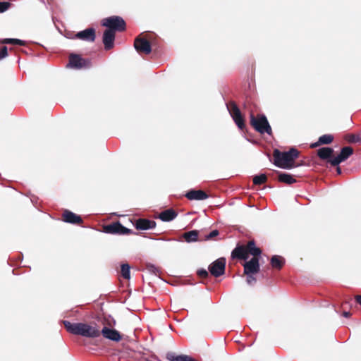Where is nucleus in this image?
<instances>
[{"label":"nucleus","mask_w":361,"mask_h":361,"mask_svg":"<svg viewBox=\"0 0 361 361\" xmlns=\"http://www.w3.org/2000/svg\"><path fill=\"white\" fill-rule=\"evenodd\" d=\"M102 334V336L109 340L118 342L122 339V336H121L120 333L116 330L109 329L106 326H104L102 331H100V335Z\"/></svg>","instance_id":"nucleus-16"},{"label":"nucleus","mask_w":361,"mask_h":361,"mask_svg":"<svg viewBox=\"0 0 361 361\" xmlns=\"http://www.w3.org/2000/svg\"><path fill=\"white\" fill-rule=\"evenodd\" d=\"M198 231L193 230L184 233L183 237L187 243L196 242L198 240Z\"/></svg>","instance_id":"nucleus-22"},{"label":"nucleus","mask_w":361,"mask_h":361,"mask_svg":"<svg viewBox=\"0 0 361 361\" xmlns=\"http://www.w3.org/2000/svg\"><path fill=\"white\" fill-rule=\"evenodd\" d=\"M62 220L68 224L81 225L83 223V220L80 216L66 209L62 214Z\"/></svg>","instance_id":"nucleus-12"},{"label":"nucleus","mask_w":361,"mask_h":361,"mask_svg":"<svg viewBox=\"0 0 361 361\" xmlns=\"http://www.w3.org/2000/svg\"><path fill=\"white\" fill-rule=\"evenodd\" d=\"M262 251L257 247L254 240H249L246 244L238 243L231 252L233 259L247 260L250 255L252 258L243 264V274H257L260 270L259 258Z\"/></svg>","instance_id":"nucleus-1"},{"label":"nucleus","mask_w":361,"mask_h":361,"mask_svg":"<svg viewBox=\"0 0 361 361\" xmlns=\"http://www.w3.org/2000/svg\"><path fill=\"white\" fill-rule=\"evenodd\" d=\"M345 140L349 143H360L361 142V137L355 134H347L345 135Z\"/></svg>","instance_id":"nucleus-24"},{"label":"nucleus","mask_w":361,"mask_h":361,"mask_svg":"<svg viewBox=\"0 0 361 361\" xmlns=\"http://www.w3.org/2000/svg\"><path fill=\"white\" fill-rule=\"evenodd\" d=\"M102 25L106 27V30H111L112 32H123L126 30L125 20L118 16H112L102 20Z\"/></svg>","instance_id":"nucleus-5"},{"label":"nucleus","mask_w":361,"mask_h":361,"mask_svg":"<svg viewBox=\"0 0 361 361\" xmlns=\"http://www.w3.org/2000/svg\"><path fill=\"white\" fill-rule=\"evenodd\" d=\"M219 234L218 230H214L205 236L204 240H208L214 238Z\"/></svg>","instance_id":"nucleus-32"},{"label":"nucleus","mask_w":361,"mask_h":361,"mask_svg":"<svg viewBox=\"0 0 361 361\" xmlns=\"http://www.w3.org/2000/svg\"><path fill=\"white\" fill-rule=\"evenodd\" d=\"M334 150L331 147H322L317 152V156L322 160H326L330 164V160L333 159Z\"/></svg>","instance_id":"nucleus-17"},{"label":"nucleus","mask_w":361,"mask_h":361,"mask_svg":"<svg viewBox=\"0 0 361 361\" xmlns=\"http://www.w3.org/2000/svg\"><path fill=\"white\" fill-rule=\"evenodd\" d=\"M252 181L255 185H259L265 183L267 181V177L265 174H260L254 176Z\"/></svg>","instance_id":"nucleus-26"},{"label":"nucleus","mask_w":361,"mask_h":361,"mask_svg":"<svg viewBox=\"0 0 361 361\" xmlns=\"http://www.w3.org/2000/svg\"><path fill=\"white\" fill-rule=\"evenodd\" d=\"M75 37L80 40L93 42L96 38V32L92 27L87 28L76 33Z\"/></svg>","instance_id":"nucleus-13"},{"label":"nucleus","mask_w":361,"mask_h":361,"mask_svg":"<svg viewBox=\"0 0 361 361\" xmlns=\"http://www.w3.org/2000/svg\"><path fill=\"white\" fill-rule=\"evenodd\" d=\"M103 231L106 233L115 235H129L133 233V231L124 227L118 221L104 225Z\"/></svg>","instance_id":"nucleus-7"},{"label":"nucleus","mask_w":361,"mask_h":361,"mask_svg":"<svg viewBox=\"0 0 361 361\" xmlns=\"http://www.w3.org/2000/svg\"><path fill=\"white\" fill-rule=\"evenodd\" d=\"M355 301L361 306V295H357L355 296Z\"/></svg>","instance_id":"nucleus-34"},{"label":"nucleus","mask_w":361,"mask_h":361,"mask_svg":"<svg viewBox=\"0 0 361 361\" xmlns=\"http://www.w3.org/2000/svg\"><path fill=\"white\" fill-rule=\"evenodd\" d=\"M116 32L111 30H105L103 34L102 42L106 50L111 49L114 46Z\"/></svg>","instance_id":"nucleus-15"},{"label":"nucleus","mask_w":361,"mask_h":361,"mask_svg":"<svg viewBox=\"0 0 361 361\" xmlns=\"http://www.w3.org/2000/svg\"><path fill=\"white\" fill-rule=\"evenodd\" d=\"M197 274L201 279H207L209 276V273L206 269H201L197 270Z\"/></svg>","instance_id":"nucleus-30"},{"label":"nucleus","mask_w":361,"mask_h":361,"mask_svg":"<svg viewBox=\"0 0 361 361\" xmlns=\"http://www.w3.org/2000/svg\"><path fill=\"white\" fill-rule=\"evenodd\" d=\"M211 275L217 278L224 274L226 269V259L221 257L213 262L208 267Z\"/></svg>","instance_id":"nucleus-9"},{"label":"nucleus","mask_w":361,"mask_h":361,"mask_svg":"<svg viewBox=\"0 0 361 361\" xmlns=\"http://www.w3.org/2000/svg\"><path fill=\"white\" fill-rule=\"evenodd\" d=\"M278 180L287 185H291L296 182L293 176L284 173H279Z\"/></svg>","instance_id":"nucleus-21"},{"label":"nucleus","mask_w":361,"mask_h":361,"mask_svg":"<svg viewBox=\"0 0 361 361\" xmlns=\"http://www.w3.org/2000/svg\"><path fill=\"white\" fill-rule=\"evenodd\" d=\"M271 266L273 269L281 270L285 264V259L279 255H274L270 260Z\"/></svg>","instance_id":"nucleus-20"},{"label":"nucleus","mask_w":361,"mask_h":361,"mask_svg":"<svg viewBox=\"0 0 361 361\" xmlns=\"http://www.w3.org/2000/svg\"><path fill=\"white\" fill-rule=\"evenodd\" d=\"M134 47L140 54H149L152 51L150 42L140 36L135 39Z\"/></svg>","instance_id":"nucleus-10"},{"label":"nucleus","mask_w":361,"mask_h":361,"mask_svg":"<svg viewBox=\"0 0 361 361\" xmlns=\"http://www.w3.org/2000/svg\"><path fill=\"white\" fill-rule=\"evenodd\" d=\"M8 56V49L6 47H3L0 49V60L3 59L4 58Z\"/></svg>","instance_id":"nucleus-33"},{"label":"nucleus","mask_w":361,"mask_h":361,"mask_svg":"<svg viewBox=\"0 0 361 361\" xmlns=\"http://www.w3.org/2000/svg\"><path fill=\"white\" fill-rule=\"evenodd\" d=\"M299 151L293 147L287 152H281L279 149H275L273 152V163L281 169H293L295 166V161L299 157Z\"/></svg>","instance_id":"nucleus-3"},{"label":"nucleus","mask_w":361,"mask_h":361,"mask_svg":"<svg viewBox=\"0 0 361 361\" xmlns=\"http://www.w3.org/2000/svg\"><path fill=\"white\" fill-rule=\"evenodd\" d=\"M69 67L75 69L88 68L91 67V61L88 59H84L79 54H71L69 56Z\"/></svg>","instance_id":"nucleus-8"},{"label":"nucleus","mask_w":361,"mask_h":361,"mask_svg":"<svg viewBox=\"0 0 361 361\" xmlns=\"http://www.w3.org/2000/svg\"><path fill=\"white\" fill-rule=\"evenodd\" d=\"M130 266L128 264H123L121 265V276L125 279H129L130 277Z\"/></svg>","instance_id":"nucleus-28"},{"label":"nucleus","mask_w":361,"mask_h":361,"mask_svg":"<svg viewBox=\"0 0 361 361\" xmlns=\"http://www.w3.org/2000/svg\"><path fill=\"white\" fill-rule=\"evenodd\" d=\"M319 140L322 145H328L334 140V136L330 134H325L320 136Z\"/></svg>","instance_id":"nucleus-27"},{"label":"nucleus","mask_w":361,"mask_h":361,"mask_svg":"<svg viewBox=\"0 0 361 361\" xmlns=\"http://www.w3.org/2000/svg\"><path fill=\"white\" fill-rule=\"evenodd\" d=\"M133 224L137 230L152 229L154 228L157 225L154 221L142 218L136 219Z\"/></svg>","instance_id":"nucleus-14"},{"label":"nucleus","mask_w":361,"mask_h":361,"mask_svg":"<svg viewBox=\"0 0 361 361\" xmlns=\"http://www.w3.org/2000/svg\"><path fill=\"white\" fill-rule=\"evenodd\" d=\"M319 145H322V144L319 143V140H318V141L317 142L311 144L310 147L311 148H314V147H318Z\"/></svg>","instance_id":"nucleus-35"},{"label":"nucleus","mask_w":361,"mask_h":361,"mask_svg":"<svg viewBox=\"0 0 361 361\" xmlns=\"http://www.w3.org/2000/svg\"><path fill=\"white\" fill-rule=\"evenodd\" d=\"M185 197L190 200H203L208 197V195L201 190H191L185 194Z\"/></svg>","instance_id":"nucleus-18"},{"label":"nucleus","mask_w":361,"mask_h":361,"mask_svg":"<svg viewBox=\"0 0 361 361\" xmlns=\"http://www.w3.org/2000/svg\"><path fill=\"white\" fill-rule=\"evenodd\" d=\"M348 302L347 301L342 303V306H344L345 304H348Z\"/></svg>","instance_id":"nucleus-38"},{"label":"nucleus","mask_w":361,"mask_h":361,"mask_svg":"<svg viewBox=\"0 0 361 361\" xmlns=\"http://www.w3.org/2000/svg\"><path fill=\"white\" fill-rule=\"evenodd\" d=\"M342 315L345 317H349L351 315V313L350 312L344 311L342 313Z\"/></svg>","instance_id":"nucleus-36"},{"label":"nucleus","mask_w":361,"mask_h":361,"mask_svg":"<svg viewBox=\"0 0 361 361\" xmlns=\"http://www.w3.org/2000/svg\"><path fill=\"white\" fill-rule=\"evenodd\" d=\"M255 274H245L247 276L246 282L249 285H254L257 282V279L254 276Z\"/></svg>","instance_id":"nucleus-29"},{"label":"nucleus","mask_w":361,"mask_h":361,"mask_svg":"<svg viewBox=\"0 0 361 361\" xmlns=\"http://www.w3.org/2000/svg\"><path fill=\"white\" fill-rule=\"evenodd\" d=\"M178 216V213L173 209H166L159 214V218L163 221H171Z\"/></svg>","instance_id":"nucleus-19"},{"label":"nucleus","mask_w":361,"mask_h":361,"mask_svg":"<svg viewBox=\"0 0 361 361\" xmlns=\"http://www.w3.org/2000/svg\"><path fill=\"white\" fill-rule=\"evenodd\" d=\"M250 124L258 133L261 134L267 133L271 135L272 130L269 121L264 114L254 115L252 111L250 113Z\"/></svg>","instance_id":"nucleus-4"},{"label":"nucleus","mask_w":361,"mask_h":361,"mask_svg":"<svg viewBox=\"0 0 361 361\" xmlns=\"http://www.w3.org/2000/svg\"><path fill=\"white\" fill-rule=\"evenodd\" d=\"M354 152L353 147L347 146L341 149L340 154L330 160V164L333 166H338L343 161L347 160Z\"/></svg>","instance_id":"nucleus-11"},{"label":"nucleus","mask_w":361,"mask_h":361,"mask_svg":"<svg viewBox=\"0 0 361 361\" xmlns=\"http://www.w3.org/2000/svg\"><path fill=\"white\" fill-rule=\"evenodd\" d=\"M227 109L238 128L241 130H244L246 128L245 118L236 103L233 101L229 102L227 104Z\"/></svg>","instance_id":"nucleus-6"},{"label":"nucleus","mask_w":361,"mask_h":361,"mask_svg":"<svg viewBox=\"0 0 361 361\" xmlns=\"http://www.w3.org/2000/svg\"><path fill=\"white\" fill-rule=\"evenodd\" d=\"M1 44H11L14 45L25 46V42L19 39L5 38L0 41Z\"/></svg>","instance_id":"nucleus-23"},{"label":"nucleus","mask_w":361,"mask_h":361,"mask_svg":"<svg viewBox=\"0 0 361 361\" xmlns=\"http://www.w3.org/2000/svg\"><path fill=\"white\" fill-rule=\"evenodd\" d=\"M145 269L148 271L149 273L154 274L155 276H159L161 272V269L159 267H156L155 265L149 263L145 265Z\"/></svg>","instance_id":"nucleus-25"},{"label":"nucleus","mask_w":361,"mask_h":361,"mask_svg":"<svg viewBox=\"0 0 361 361\" xmlns=\"http://www.w3.org/2000/svg\"><path fill=\"white\" fill-rule=\"evenodd\" d=\"M62 323L66 330L71 334L89 338H94L100 336V330L96 324L91 325L83 322L71 323L67 320H63Z\"/></svg>","instance_id":"nucleus-2"},{"label":"nucleus","mask_w":361,"mask_h":361,"mask_svg":"<svg viewBox=\"0 0 361 361\" xmlns=\"http://www.w3.org/2000/svg\"><path fill=\"white\" fill-rule=\"evenodd\" d=\"M336 172H337L338 174H341V167L337 166Z\"/></svg>","instance_id":"nucleus-37"},{"label":"nucleus","mask_w":361,"mask_h":361,"mask_svg":"<svg viewBox=\"0 0 361 361\" xmlns=\"http://www.w3.org/2000/svg\"><path fill=\"white\" fill-rule=\"evenodd\" d=\"M10 5L11 4L9 2H0V13L6 11L10 7Z\"/></svg>","instance_id":"nucleus-31"}]
</instances>
